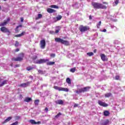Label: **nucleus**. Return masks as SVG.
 <instances>
[{
	"instance_id": "1",
	"label": "nucleus",
	"mask_w": 125,
	"mask_h": 125,
	"mask_svg": "<svg viewBox=\"0 0 125 125\" xmlns=\"http://www.w3.org/2000/svg\"><path fill=\"white\" fill-rule=\"evenodd\" d=\"M92 5L95 9H106L107 8V6L103 5V4L96 2H92Z\"/></svg>"
},
{
	"instance_id": "2",
	"label": "nucleus",
	"mask_w": 125,
	"mask_h": 125,
	"mask_svg": "<svg viewBox=\"0 0 125 125\" xmlns=\"http://www.w3.org/2000/svg\"><path fill=\"white\" fill-rule=\"evenodd\" d=\"M55 41L56 42H60L62 44H64L66 46L70 45V42H69V41L61 39V38H56L55 39Z\"/></svg>"
},
{
	"instance_id": "3",
	"label": "nucleus",
	"mask_w": 125,
	"mask_h": 125,
	"mask_svg": "<svg viewBox=\"0 0 125 125\" xmlns=\"http://www.w3.org/2000/svg\"><path fill=\"white\" fill-rule=\"evenodd\" d=\"M24 56V53H21L19 54V57H18L17 58H12V61L21 62V61H23Z\"/></svg>"
},
{
	"instance_id": "4",
	"label": "nucleus",
	"mask_w": 125,
	"mask_h": 125,
	"mask_svg": "<svg viewBox=\"0 0 125 125\" xmlns=\"http://www.w3.org/2000/svg\"><path fill=\"white\" fill-rule=\"evenodd\" d=\"M89 26H83V25H80L79 27V30L81 33H85V32H87V31H89Z\"/></svg>"
},
{
	"instance_id": "5",
	"label": "nucleus",
	"mask_w": 125,
	"mask_h": 125,
	"mask_svg": "<svg viewBox=\"0 0 125 125\" xmlns=\"http://www.w3.org/2000/svg\"><path fill=\"white\" fill-rule=\"evenodd\" d=\"M89 89H90V87L86 86V87H84L83 88L79 89V90H76L75 92L78 94H79V93H82V92H85L88 90H89Z\"/></svg>"
},
{
	"instance_id": "6",
	"label": "nucleus",
	"mask_w": 125,
	"mask_h": 125,
	"mask_svg": "<svg viewBox=\"0 0 125 125\" xmlns=\"http://www.w3.org/2000/svg\"><path fill=\"white\" fill-rule=\"evenodd\" d=\"M53 88L56 90H59V91H65V92H68V91H69V89L67 88L58 87V86H54Z\"/></svg>"
},
{
	"instance_id": "7",
	"label": "nucleus",
	"mask_w": 125,
	"mask_h": 125,
	"mask_svg": "<svg viewBox=\"0 0 125 125\" xmlns=\"http://www.w3.org/2000/svg\"><path fill=\"white\" fill-rule=\"evenodd\" d=\"M49 60L48 59H41L40 60H38L36 62V64H43V63H46V62H48Z\"/></svg>"
},
{
	"instance_id": "8",
	"label": "nucleus",
	"mask_w": 125,
	"mask_h": 125,
	"mask_svg": "<svg viewBox=\"0 0 125 125\" xmlns=\"http://www.w3.org/2000/svg\"><path fill=\"white\" fill-rule=\"evenodd\" d=\"M46 45V43L45 42V40L42 39L40 41V47L42 49H44Z\"/></svg>"
},
{
	"instance_id": "9",
	"label": "nucleus",
	"mask_w": 125,
	"mask_h": 125,
	"mask_svg": "<svg viewBox=\"0 0 125 125\" xmlns=\"http://www.w3.org/2000/svg\"><path fill=\"white\" fill-rule=\"evenodd\" d=\"M0 31L1 32H2V33H9V34L10 33V31H9V30H8V28L4 26H2L0 28Z\"/></svg>"
},
{
	"instance_id": "10",
	"label": "nucleus",
	"mask_w": 125,
	"mask_h": 125,
	"mask_svg": "<svg viewBox=\"0 0 125 125\" xmlns=\"http://www.w3.org/2000/svg\"><path fill=\"white\" fill-rule=\"evenodd\" d=\"M98 103L100 106H102L103 107H107L108 106V104L101 101H98Z\"/></svg>"
},
{
	"instance_id": "11",
	"label": "nucleus",
	"mask_w": 125,
	"mask_h": 125,
	"mask_svg": "<svg viewBox=\"0 0 125 125\" xmlns=\"http://www.w3.org/2000/svg\"><path fill=\"white\" fill-rule=\"evenodd\" d=\"M10 21V19L8 18L7 19V21H4L3 22L1 23L0 26L2 27V26H5Z\"/></svg>"
},
{
	"instance_id": "12",
	"label": "nucleus",
	"mask_w": 125,
	"mask_h": 125,
	"mask_svg": "<svg viewBox=\"0 0 125 125\" xmlns=\"http://www.w3.org/2000/svg\"><path fill=\"white\" fill-rule=\"evenodd\" d=\"M101 58L103 61H107V58H106V56L104 54H101Z\"/></svg>"
},
{
	"instance_id": "13",
	"label": "nucleus",
	"mask_w": 125,
	"mask_h": 125,
	"mask_svg": "<svg viewBox=\"0 0 125 125\" xmlns=\"http://www.w3.org/2000/svg\"><path fill=\"white\" fill-rule=\"evenodd\" d=\"M47 12L48 13H54L55 12H56V10L52 9V8H48V9H47Z\"/></svg>"
},
{
	"instance_id": "14",
	"label": "nucleus",
	"mask_w": 125,
	"mask_h": 125,
	"mask_svg": "<svg viewBox=\"0 0 125 125\" xmlns=\"http://www.w3.org/2000/svg\"><path fill=\"white\" fill-rule=\"evenodd\" d=\"M22 25H19V26H17L15 30V33H19V31L20 30H19L18 29H19V28H22Z\"/></svg>"
},
{
	"instance_id": "15",
	"label": "nucleus",
	"mask_w": 125,
	"mask_h": 125,
	"mask_svg": "<svg viewBox=\"0 0 125 125\" xmlns=\"http://www.w3.org/2000/svg\"><path fill=\"white\" fill-rule=\"evenodd\" d=\"M56 104H59V105H63L64 104V102L62 100H59L56 102Z\"/></svg>"
},
{
	"instance_id": "16",
	"label": "nucleus",
	"mask_w": 125,
	"mask_h": 125,
	"mask_svg": "<svg viewBox=\"0 0 125 125\" xmlns=\"http://www.w3.org/2000/svg\"><path fill=\"white\" fill-rule=\"evenodd\" d=\"M31 101H32V98L29 97H26L24 100V102L29 103L31 102Z\"/></svg>"
},
{
	"instance_id": "17",
	"label": "nucleus",
	"mask_w": 125,
	"mask_h": 125,
	"mask_svg": "<svg viewBox=\"0 0 125 125\" xmlns=\"http://www.w3.org/2000/svg\"><path fill=\"white\" fill-rule=\"evenodd\" d=\"M110 115V112L108 110H105L104 111V115L105 116V117H108Z\"/></svg>"
},
{
	"instance_id": "18",
	"label": "nucleus",
	"mask_w": 125,
	"mask_h": 125,
	"mask_svg": "<svg viewBox=\"0 0 125 125\" xmlns=\"http://www.w3.org/2000/svg\"><path fill=\"white\" fill-rule=\"evenodd\" d=\"M25 31H23V32H21V34H18V35L15 36V37H22V36H24V35H25Z\"/></svg>"
},
{
	"instance_id": "19",
	"label": "nucleus",
	"mask_w": 125,
	"mask_h": 125,
	"mask_svg": "<svg viewBox=\"0 0 125 125\" xmlns=\"http://www.w3.org/2000/svg\"><path fill=\"white\" fill-rule=\"evenodd\" d=\"M25 31H23V32H21V34H18V35L15 36V37H22V36H24V35H25Z\"/></svg>"
},
{
	"instance_id": "20",
	"label": "nucleus",
	"mask_w": 125,
	"mask_h": 125,
	"mask_svg": "<svg viewBox=\"0 0 125 125\" xmlns=\"http://www.w3.org/2000/svg\"><path fill=\"white\" fill-rule=\"evenodd\" d=\"M25 31H23V32H21V34H18V35L15 36V37H22V36H24V35H25Z\"/></svg>"
},
{
	"instance_id": "21",
	"label": "nucleus",
	"mask_w": 125,
	"mask_h": 125,
	"mask_svg": "<svg viewBox=\"0 0 125 125\" xmlns=\"http://www.w3.org/2000/svg\"><path fill=\"white\" fill-rule=\"evenodd\" d=\"M110 123L109 120L107 119L102 123V125H107Z\"/></svg>"
},
{
	"instance_id": "22",
	"label": "nucleus",
	"mask_w": 125,
	"mask_h": 125,
	"mask_svg": "<svg viewBox=\"0 0 125 125\" xmlns=\"http://www.w3.org/2000/svg\"><path fill=\"white\" fill-rule=\"evenodd\" d=\"M11 119H12V117H8L6 120H5V121H4V122L2 123V124H5V123L9 122V121H10Z\"/></svg>"
},
{
	"instance_id": "23",
	"label": "nucleus",
	"mask_w": 125,
	"mask_h": 125,
	"mask_svg": "<svg viewBox=\"0 0 125 125\" xmlns=\"http://www.w3.org/2000/svg\"><path fill=\"white\" fill-rule=\"evenodd\" d=\"M48 66H51L52 65H54L55 64V62H49L46 63Z\"/></svg>"
},
{
	"instance_id": "24",
	"label": "nucleus",
	"mask_w": 125,
	"mask_h": 125,
	"mask_svg": "<svg viewBox=\"0 0 125 125\" xmlns=\"http://www.w3.org/2000/svg\"><path fill=\"white\" fill-rule=\"evenodd\" d=\"M66 83L68 84H71L72 83V82L71 81V79L69 78H67L66 79Z\"/></svg>"
},
{
	"instance_id": "25",
	"label": "nucleus",
	"mask_w": 125,
	"mask_h": 125,
	"mask_svg": "<svg viewBox=\"0 0 125 125\" xmlns=\"http://www.w3.org/2000/svg\"><path fill=\"white\" fill-rule=\"evenodd\" d=\"M28 85V83H23L19 85V86H21V87H27Z\"/></svg>"
},
{
	"instance_id": "26",
	"label": "nucleus",
	"mask_w": 125,
	"mask_h": 125,
	"mask_svg": "<svg viewBox=\"0 0 125 125\" xmlns=\"http://www.w3.org/2000/svg\"><path fill=\"white\" fill-rule=\"evenodd\" d=\"M7 84V80H4L1 83L0 86H3V85Z\"/></svg>"
},
{
	"instance_id": "27",
	"label": "nucleus",
	"mask_w": 125,
	"mask_h": 125,
	"mask_svg": "<svg viewBox=\"0 0 125 125\" xmlns=\"http://www.w3.org/2000/svg\"><path fill=\"white\" fill-rule=\"evenodd\" d=\"M41 18H42V14H39L38 17L36 18V20H39V19H41Z\"/></svg>"
},
{
	"instance_id": "28",
	"label": "nucleus",
	"mask_w": 125,
	"mask_h": 125,
	"mask_svg": "<svg viewBox=\"0 0 125 125\" xmlns=\"http://www.w3.org/2000/svg\"><path fill=\"white\" fill-rule=\"evenodd\" d=\"M50 7L51 8H56L57 9H58L59 8V7L56 5H51Z\"/></svg>"
},
{
	"instance_id": "29",
	"label": "nucleus",
	"mask_w": 125,
	"mask_h": 125,
	"mask_svg": "<svg viewBox=\"0 0 125 125\" xmlns=\"http://www.w3.org/2000/svg\"><path fill=\"white\" fill-rule=\"evenodd\" d=\"M112 96V93H108L104 94V96L106 98L110 97V96Z\"/></svg>"
},
{
	"instance_id": "30",
	"label": "nucleus",
	"mask_w": 125,
	"mask_h": 125,
	"mask_svg": "<svg viewBox=\"0 0 125 125\" xmlns=\"http://www.w3.org/2000/svg\"><path fill=\"white\" fill-rule=\"evenodd\" d=\"M56 19L57 20V21H59V20H61L62 19V16L61 15H58L57 17H56Z\"/></svg>"
},
{
	"instance_id": "31",
	"label": "nucleus",
	"mask_w": 125,
	"mask_h": 125,
	"mask_svg": "<svg viewBox=\"0 0 125 125\" xmlns=\"http://www.w3.org/2000/svg\"><path fill=\"white\" fill-rule=\"evenodd\" d=\"M33 69H34V67L31 66H29L26 67L27 71H31V70H33Z\"/></svg>"
},
{
	"instance_id": "32",
	"label": "nucleus",
	"mask_w": 125,
	"mask_h": 125,
	"mask_svg": "<svg viewBox=\"0 0 125 125\" xmlns=\"http://www.w3.org/2000/svg\"><path fill=\"white\" fill-rule=\"evenodd\" d=\"M29 122L30 123V124H31V125H36V121L34 120H30L29 121Z\"/></svg>"
},
{
	"instance_id": "33",
	"label": "nucleus",
	"mask_w": 125,
	"mask_h": 125,
	"mask_svg": "<svg viewBox=\"0 0 125 125\" xmlns=\"http://www.w3.org/2000/svg\"><path fill=\"white\" fill-rule=\"evenodd\" d=\"M70 72L71 73H75L76 72V67H73L70 69Z\"/></svg>"
},
{
	"instance_id": "34",
	"label": "nucleus",
	"mask_w": 125,
	"mask_h": 125,
	"mask_svg": "<svg viewBox=\"0 0 125 125\" xmlns=\"http://www.w3.org/2000/svg\"><path fill=\"white\" fill-rule=\"evenodd\" d=\"M62 115V113L61 112H59L57 115L55 116V118L56 119H58Z\"/></svg>"
},
{
	"instance_id": "35",
	"label": "nucleus",
	"mask_w": 125,
	"mask_h": 125,
	"mask_svg": "<svg viewBox=\"0 0 125 125\" xmlns=\"http://www.w3.org/2000/svg\"><path fill=\"white\" fill-rule=\"evenodd\" d=\"M39 103H40V100H36L34 101V104H35V105H39Z\"/></svg>"
},
{
	"instance_id": "36",
	"label": "nucleus",
	"mask_w": 125,
	"mask_h": 125,
	"mask_svg": "<svg viewBox=\"0 0 125 125\" xmlns=\"http://www.w3.org/2000/svg\"><path fill=\"white\" fill-rule=\"evenodd\" d=\"M101 26V21H100L98 24H97V27L98 28V29H99Z\"/></svg>"
},
{
	"instance_id": "37",
	"label": "nucleus",
	"mask_w": 125,
	"mask_h": 125,
	"mask_svg": "<svg viewBox=\"0 0 125 125\" xmlns=\"http://www.w3.org/2000/svg\"><path fill=\"white\" fill-rule=\"evenodd\" d=\"M93 52H89V53H87V55H88V56H92L93 55Z\"/></svg>"
},
{
	"instance_id": "38",
	"label": "nucleus",
	"mask_w": 125,
	"mask_h": 125,
	"mask_svg": "<svg viewBox=\"0 0 125 125\" xmlns=\"http://www.w3.org/2000/svg\"><path fill=\"white\" fill-rule=\"evenodd\" d=\"M15 46L16 47H18V46H19V42H18V41H16V43L15 44Z\"/></svg>"
},
{
	"instance_id": "39",
	"label": "nucleus",
	"mask_w": 125,
	"mask_h": 125,
	"mask_svg": "<svg viewBox=\"0 0 125 125\" xmlns=\"http://www.w3.org/2000/svg\"><path fill=\"white\" fill-rule=\"evenodd\" d=\"M38 74H41V75H43V71H42V70H38Z\"/></svg>"
},
{
	"instance_id": "40",
	"label": "nucleus",
	"mask_w": 125,
	"mask_h": 125,
	"mask_svg": "<svg viewBox=\"0 0 125 125\" xmlns=\"http://www.w3.org/2000/svg\"><path fill=\"white\" fill-rule=\"evenodd\" d=\"M56 55L55 54H50V57H52V58H54L55 57Z\"/></svg>"
},
{
	"instance_id": "41",
	"label": "nucleus",
	"mask_w": 125,
	"mask_h": 125,
	"mask_svg": "<svg viewBox=\"0 0 125 125\" xmlns=\"http://www.w3.org/2000/svg\"><path fill=\"white\" fill-rule=\"evenodd\" d=\"M115 80H120V76H119V75L116 76H115Z\"/></svg>"
},
{
	"instance_id": "42",
	"label": "nucleus",
	"mask_w": 125,
	"mask_h": 125,
	"mask_svg": "<svg viewBox=\"0 0 125 125\" xmlns=\"http://www.w3.org/2000/svg\"><path fill=\"white\" fill-rule=\"evenodd\" d=\"M114 3H115V5H118V4L119 3V0H116Z\"/></svg>"
},
{
	"instance_id": "43",
	"label": "nucleus",
	"mask_w": 125,
	"mask_h": 125,
	"mask_svg": "<svg viewBox=\"0 0 125 125\" xmlns=\"http://www.w3.org/2000/svg\"><path fill=\"white\" fill-rule=\"evenodd\" d=\"M19 67H20V65L19 64H16L15 68H18Z\"/></svg>"
},
{
	"instance_id": "44",
	"label": "nucleus",
	"mask_w": 125,
	"mask_h": 125,
	"mask_svg": "<svg viewBox=\"0 0 125 125\" xmlns=\"http://www.w3.org/2000/svg\"><path fill=\"white\" fill-rule=\"evenodd\" d=\"M41 124V121H38L37 122H36V125H40Z\"/></svg>"
},
{
	"instance_id": "45",
	"label": "nucleus",
	"mask_w": 125,
	"mask_h": 125,
	"mask_svg": "<svg viewBox=\"0 0 125 125\" xmlns=\"http://www.w3.org/2000/svg\"><path fill=\"white\" fill-rule=\"evenodd\" d=\"M20 50V49L19 48H17L15 50V52H18Z\"/></svg>"
},
{
	"instance_id": "46",
	"label": "nucleus",
	"mask_w": 125,
	"mask_h": 125,
	"mask_svg": "<svg viewBox=\"0 0 125 125\" xmlns=\"http://www.w3.org/2000/svg\"><path fill=\"white\" fill-rule=\"evenodd\" d=\"M78 105L77 104H75L74 105V108L78 107Z\"/></svg>"
},
{
	"instance_id": "47",
	"label": "nucleus",
	"mask_w": 125,
	"mask_h": 125,
	"mask_svg": "<svg viewBox=\"0 0 125 125\" xmlns=\"http://www.w3.org/2000/svg\"><path fill=\"white\" fill-rule=\"evenodd\" d=\"M55 33H56V34H58V33H59V30H58V29L56 30Z\"/></svg>"
},
{
	"instance_id": "48",
	"label": "nucleus",
	"mask_w": 125,
	"mask_h": 125,
	"mask_svg": "<svg viewBox=\"0 0 125 125\" xmlns=\"http://www.w3.org/2000/svg\"><path fill=\"white\" fill-rule=\"evenodd\" d=\"M37 58H38V57L37 56H35L34 58H33V60H36V59H37Z\"/></svg>"
},
{
	"instance_id": "49",
	"label": "nucleus",
	"mask_w": 125,
	"mask_h": 125,
	"mask_svg": "<svg viewBox=\"0 0 125 125\" xmlns=\"http://www.w3.org/2000/svg\"><path fill=\"white\" fill-rule=\"evenodd\" d=\"M21 22H23L24 21V19L23 18H21Z\"/></svg>"
},
{
	"instance_id": "50",
	"label": "nucleus",
	"mask_w": 125,
	"mask_h": 125,
	"mask_svg": "<svg viewBox=\"0 0 125 125\" xmlns=\"http://www.w3.org/2000/svg\"><path fill=\"white\" fill-rule=\"evenodd\" d=\"M89 19L90 20H92V17H91V15L89 16Z\"/></svg>"
},
{
	"instance_id": "51",
	"label": "nucleus",
	"mask_w": 125,
	"mask_h": 125,
	"mask_svg": "<svg viewBox=\"0 0 125 125\" xmlns=\"http://www.w3.org/2000/svg\"><path fill=\"white\" fill-rule=\"evenodd\" d=\"M107 31V30H106V29H104L103 31H102V32H106Z\"/></svg>"
},
{
	"instance_id": "52",
	"label": "nucleus",
	"mask_w": 125,
	"mask_h": 125,
	"mask_svg": "<svg viewBox=\"0 0 125 125\" xmlns=\"http://www.w3.org/2000/svg\"><path fill=\"white\" fill-rule=\"evenodd\" d=\"M45 111H46L47 112V111H48V108L47 107H45Z\"/></svg>"
},
{
	"instance_id": "53",
	"label": "nucleus",
	"mask_w": 125,
	"mask_h": 125,
	"mask_svg": "<svg viewBox=\"0 0 125 125\" xmlns=\"http://www.w3.org/2000/svg\"><path fill=\"white\" fill-rule=\"evenodd\" d=\"M103 3L104 4H108V3H107L106 2H103Z\"/></svg>"
},
{
	"instance_id": "54",
	"label": "nucleus",
	"mask_w": 125,
	"mask_h": 125,
	"mask_svg": "<svg viewBox=\"0 0 125 125\" xmlns=\"http://www.w3.org/2000/svg\"><path fill=\"white\" fill-rule=\"evenodd\" d=\"M96 51H97V50H96V49L94 50V53H96Z\"/></svg>"
},
{
	"instance_id": "55",
	"label": "nucleus",
	"mask_w": 125,
	"mask_h": 125,
	"mask_svg": "<svg viewBox=\"0 0 125 125\" xmlns=\"http://www.w3.org/2000/svg\"><path fill=\"white\" fill-rule=\"evenodd\" d=\"M16 119H20V116H16Z\"/></svg>"
},
{
	"instance_id": "56",
	"label": "nucleus",
	"mask_w": 125,
	"mask_h": 125,
	"mask_svg": "<svg viewBox=\"0 0 125 125\" xmlns=\"http://www.w3.org/2000/svg\"><path fill=\"white\" fill-rule=\"evenodd\" d=\"M50 34H53V31H50Z\"/></svg>"
},
{
	"instance_id": "57",
	"label": "nucleus",
	"mask_w": 125,
	"mask_h": 125,
	"mask_svg": "<svg viewBox=\"0 0 125 125\" xmlns=\"http://www.w3.org/2000/svg\"><path fill=\"white\" fill-rule=\"evenodd\" d=\"M11 67H13V63H12L11 64Z\"/></svg>"
},
{
	"instance_id": "58",
	"label": "nucleus",
	"mask_w": 125,
	"mask_h": 125,
	"mask_svg": "<svg viewBox=\"0 0 125 125\" xmlns=\"http://www.w3.org/2000/svg\"><path fill=\"white\" fill-rule=\"evenodd\" d=\"M3 0V1H6V0Z\"/></svg>"
}]
</instances>
